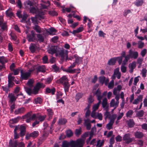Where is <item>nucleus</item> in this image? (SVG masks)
I'll use <instances>...</instances> for the list:
<instances>
[{
	"instance_id": "1",
	"label": "nucleus",
	"mask_w": 147,
	"mask_h": 147,
	"mask_svg": "<svg viewBox=\"0 0 147 147\" xmlns=\"http://www.w3.org/2000/svg\"><path fill=\"white\" fill-rule=\"evenodd\" d=\"M49 53L52 55L55 53L56 56H60L62 58L64 59L65 58L66 61L71 60L72 57L68 58V52L67 50H64L62 48H60L57 46H52L48 50Z\"/></svg>"
},
{
	"instance_id": "2",
	"label": "nucleus",
	"mask_w": 147,
	"mask_h": 147,
	"mask_svg": "<svg viewBox=\"0 0 147 147\" xmlns=\"http://www.w3.org/2000/svg\"><path fill=\"white\" fill-rule=\"evenodd\" d=\"M84 140L81 139L77 140L76 141L72 140L70 142L64 141L62 142V147H82Z\"/></svg>"
},
{
	"instance_id": "3",
	"label": "nucleus",
	"mask_w": 147,
	"mask_h": 147,
	"mask_svg": "<svg viewBox=\"0 0 147 147\" xmlns=\"http://www.w3.org/2000/svg\"><path fill=\"white\" fill-rule=\"evenodd\" d=\"M25 117L26 118V121L27 123H29L31 121L35 119L38 120H39L40 121L42 122L45 120L46 116L35 114L31 115V113H28L25 115Z\"/></svg>"
},
{
	"instance_id": "4",
	"label": "nucleus",
	"mask_w": 147,
	"mask_h": 147,
	"mask_svg": "<svg viewBox=\"0 0 147 147\" xmlns=\"http://www.w3.org/2000/svg\"><path fill=\"white\" fill-rule=\"evenodd\" d=\"M128 54L125 57V61H128L130 59H136L138 57V51L130 49L128 51Z\"/></svg>"
},
{
	"instance_id": "5",
	"label": "nucleus",
	"mask_w": 147,
	"mask_h": 147,
	"mask_svg": "<svg viewBox=\"0 0 147 147\" xmlns=\"http://www.w3.org/2000/svg\"><path fill=\"white\" fill-rule=\"evenodd\" d=\"M49 5L50 3L49 1H47L46 3L41 4V9L40 10V11L38 13V15L40 16V18H44V15L47 12L45 9H46Z\"/></svg>"
},
{
	"instance_id": "6",
	"label": "nucleus",
	"mask_w": 147,
	"mask_h": 147,
	"mask_svg": "<svg viewBox=\"0 0 147 147\" xmlns=\"http://www.w3.org/2000/svg\"><path fill=\"white\" fill-rule=\"evenodd\" d=\"M31 71H26L22 69L20 71L21 78L22 80H27L30 76Z\"/></svg>"
},
{
	"instance_id": "7",
	"label": "nucleus",
	"mask_w": 147,
	"mask_h": 147,
	"mask_svg": "<svg viewBox=\"0 0 147 147\" xmlns=\"http://www.w3.org/2000/svg\"><path fill=\"white\" fill-rule=\"evenodd\" d=\"M130 135L129 134L127 133L125 134L123 137V140L125 141V143L129 144L133 141V139L130 138Z\"/></svg>"
},
{
	"instance_id": "8",
	"label": "nucleus",
	"mask_w": 147,
	"mask_h": 147,
	"mask_svg": "<svg viewBox=\"0 0 147 147\" xmlns=\"http://www.w3.org/2000/svg\"><path fill=\"white\" fill-rule=\"evenodd\" d=\"M27 38L29 42H33L36 40V37L34 32L32 30L31 34H28L27 36Z\"/></svg>"
},
{
	"instance_id": "9",
	"label": "nucleus",
	"mask_w": 147,
	"mask_h": 147,
	"mask_svg": "<svg viewBox=\"0 0 147 147\" xmlns=\"http://www.w3.org/2000/svg\"><path fill=\"white\" fill-rule=\"evenodd\" d=\"M57 82L58 83L61 84L63 85V84L68 83V80L66 76H64L59 79L57 81Z\"/></svg>"
},
{
	"instance_id": "10",
	"label": "nucleus",
	"mask_w": 147,
	"mask_h": 147,
	"mask_svg": "<svg viewBox=\"0 0 147 147\" xmlns=\"http://www.w3.org/2000/svg\"><path fill=\"white\" fill-rule=\"evenodd\" d=\"M136 63L135 61L129 64L128 67L129 69V72L130 73H132L133 72L134 69L136 68Z\"/></svg>"
},
{
	"instance_id": "11",
	"label": "nucleus",
	"mask_w": 147,
	"mask_h": 147,
	"mask_svg": "<svg viewBox=\"0 0 147 147\" xmlns=\"http://www.w3.org/2000/svg\"><path fill=\"white\" fill-rule=\"evenodd\" d=\"M0 26L2 31L7 30L6 23L3 22V19H0Z\"/></svg>"
},
{
	"instance_id": "12",
	"label": "nucleus",
	"mask_w": 147,
	"mask_h": 147,
	"mask_svg": "<svg viewBox=\"0 0 147 147\" xmlns=\"http://www.w3.org/2000/svg\"><path fill=\"white\" fill-rule=\"evenodd\" d=\"M94 94L97 97V100L99 101H101L102 96L101 95V92L100 90L98 89L95 92H94Z\"/></svg>"
},
{
	"instance_id": "13",
	"label": "nucleus",
	"mask_w": 147,
	"mask_h": 147,
	"mask_svg": "<svg viewBox=\"0 0 147 147\" xmlns=\"http://www.w3.org/2000/svg\"><path fill=\"white\" fill-rule=\"evenodd\" d=\"M84 125L86 127V129L88 130L90 129L91 125L90 122V119H84Z\"/></svg>"
},
{
	"instance_id": "14",
	"label": "nucleus",
	"mask_w": 147,
	"mask_h": 147,
	"mask_svg": "<svg viewBox=\"0 0 147 147\" xmlns=\"http://www.w3.org/2000/svg\"><path fill=\"white\" fill-rule=\"evenodd\" d=\"M56 91V89L54 87H52L51 88L48 87L46 89L45 92L46 94L51 93L52 95H54L55 94Z\"/></svg>"
},
{
	"instance_id": "15",
	"label": "nucleus",
	"mask_w": 147,
	"mask_h": 147,
	"mask_svg": "<svg viewBox=\"0 0 147 147\" xmlns=\"http://www.w3.org/2000/svg\"><path fill=\"white\" fill-rule=\"evenodd\" d=\"M18 144L17 140H11L9 142V146L10 147H17Z\"/></svg>"
},
{
	"instance_id": "16",
	"label": "nucleus",
	"mask_w": 147,
	"mask_h": 147,
	"mask_svg": "<svg viewBox=\"0 0 147 147\" xmlns=\"http://www.w3.org/2000/svg\"><path fill=\"white\" fill-rule=\"evenodd\" d=\"M38 48L36 45L34 43H31L29 47L30 50L32 53H34Z\"/></svg>"
},
{
	"instance_id": "17",
	"label": "nucleus",
	"mask_w": 147,
	"mask_h": 147,
	"mask_svg": "<svg viewBox=\"0 0 147 147\" xmlns=\"http://www.w3.org/2000/svg\"><path fill=\"white\" fill-rule=\"evenodd\" d=\"M20 135L21 136H24L26 133V127L25 126L22 125L20 126Z\"/></svg>"
},
{
	"instance_id": "18",
	"label": "nucleus",
	"mask_w": 147,
	"mask_h": 147,
	"mask_svg": "<svg viewBox=\"0 0 147 147\" xmlns=\"http://www.w3.org/2000/svg\"><path fill=\"white\" fill-rule=\"evenodd\" d=\"M114 75L116 76L118 79H120L121 77V73L119 71V68L115 69L114 72Z\"/></svg>"
},
{
	"instance_id": "19",
	"label": "nucleus",
	"mask_w": 147,
	"mask_h": 147,
	"mask_svg": "<svg viewBox=\"0 0 147 147\" xmlns=\"http://www.w3.org/2000/svg\"><path fill=\"white\" fill-rule=\"evenodd\" d=\"M6 15L8 17L10 18L14 17V15L12 11V9L9 8L5 12Z\"/></svg>"
},
{
	"instance_id": "20",
	"label": "nucleus",
	"mask_w": 147,
	"mask_h": 147,
	"mask_svg": "<svg viewBox=\"0 0 147 147\" xmlns=\"http://www.w3.org/2000/svg\"><path fill=\"white\" fill-rule=\"evenodd\" d=\"M84 28L83 26L81 25L80 27L78 28L75 30H74L72 32V33L74 34H75L77 33L80 32L83 30Z\"/></svg>"
},
{
	"instance_id": "21",
	"label": "nucleus",
	"mask_w": 147,
	"mask_h": 147,
	"mask_svg": "<svg viewBox=\"0 0 147 147\" xmlns=\"http://www.w3.org/2000/svg\"><path fill=\"white\" fill-rule=\"evenodd\" d=\"M25 111V109L24 107H21L15 110L14 113L16 114H20L23 113Z\"/></svg>"
},
{
	"instance_id": "22",
	"label": "nucleus",
	"mask_w": 147,
	"mask_h": 147,
	"mask_svg": "<svg viewBox=\"0 0 147 147\" xmlns=\"http://www.w3.org/2000/svg\"><path fill=\"white\" fill-rule=\"evenodd\" d=\"M135 137L138 138L140 139L142 138L144 136L143 133L140 131H137L135 133Z\"/></svg>"
},
{
	"instance_id": "23",
	"label": "nucleus",
	"mask_w": 147,
	"mask_h": 147,
	"mask_svg": "<svg viewBox=\"0 0 147 147\" xmlns=\"http://www.w3.org/2000/svg\"><path fill=\"white\" fill-rule=\"evenodd\" d=\"M8 97L10 101L11 102H13L15 101L17 98V96L16 97L14 94H9L8 95Z\"/></svg>"
},
{
	"instance_id": "24",
	"label": "nucleus",
	"mask_w": 147,
	"mask_h": 147,
	"mask_svg": "<svg viewBox=\"0 0 147 147\" xmlns=\"http://www.w3.org/2000/svg\"><path fill=\"white\" fill-rule=\"evenodd\" d=\"M127 123L128 126L130 128L133 127L135 125V123L133 119H130L127 121Z\"/></svg>"
},
{
	"instance_id": "25",
	"label": "nucleus",
	"mask_w": 147,
	"mask_h": 147,
	"mask_svg": "<svg viewBox=\"0 0 147 147\" xmlns=\"http://www.w3.org/2000/svg\"><path fill=\"white\" fill-rule=\"evenodd\" d=\"M116 61V57L111 59L108 62V64L109 65H115Z\"/></svg>"
},
{
	"instance_id": "26",
	"label": "nucleus",
	"mask_w": 147,
	"mask_h": 147,
	"mask_svg": "<svg viewBox=\"0 0 147 147\" xmlns=\"http://www.w3.org/2000/svg\"><path fill=\"white\" fill-rule=\"evenodd\" d=\"M68 17L69 18H80V17L75 14V12L74 11H71V13L69 14L68 16Z\"/></svg>"
},
{
	"instance_id": "27",
	"label": "nucleus",
	"mask_w": 147,
	"mask_h": 147,
	"mask_svg": "<svg viewBox=\"0 0 147 147\" xmlns=\"http://www.w3.org/2000/svg\"><path fill=\"white\" fill-rule=\"evenodd\" d=\"M125 55V52L124 51H123L121 54V56L120 57H121L122 58L123 57H124L125 58L123 61V65H126L128 61H125V57L127 56V55Z\"/></svg>"
},
{
	"instance_id": "28",
	"label": "nucleus",
	"mask_w": 147,
	"mask_h": 147,
	"mask_svg": "<svg viewBox=\"0 0 147 147\" xmlns=\"http://www.w3.org/2000/svg\"><path fill=\"white\" fill-rule=\"evenodd\" d=\"M76 69H73L70 67H69L67 69L63 70V71L70 73H74L75 72Z\"/></svg>"
},
{
	"instance_id": "29",
	"label": "nucleus",
	"mask_w": 147,
	"mask_h": 147,
	"mask_svg": "<svg viewBox=\"0 0 147 147\" xmlns=\"http://www.w3.org/2000/svg\"><path fill=\"white\" fill-rule=\"evenodd\" d=\"M30 12L32 13H36L37 16H38V18L40 17V16L38 15V13L40 11H37L36 9L34 7H32L30 10Z\"/></svg>"
},
{
	"instance_id": "30",
	"label": "nucleus",
	"mask_w": 147,
	"mask_h": 147,
	"mask_svg": "<svg viewBox=\"0 0 147 147\" xmlns=\"http://www.w3.org/2000/svg\"><path fill=\"white\" fill-rule=\"evenodd\" d=\"M38 134L39 133L38 131H34L29 134V137L35 138L37 137Z\"/></svg>"
},
{
	"instance_id": "31",
	"label": "nucleus",
	"mask_w": 147,
	"mask_h": 147,
	"mask_svg": "<svg viewBox=\"0 0 147 147\" xmlns=\"http://www.w3.org/2000/svg\"><path fill=\"white\" fill-rule=\"evenodd\" d=\"M38 40L40 42H43L44 41V37L42 35L40 34L37 35Z\"/></svg>"
},
{
	"instance_id": "32",
	"label": "nucleus",
	"mask_w": 147,
	"mask_h": 147,
	"mask_svg": "<svg viewBox=\"0 0 147 147\" xmlns=\"http://www.w3.org/2000/svg\"><path fill=\"white\" fill-rule=\"evenodd\" d=\"M64 89L65 92H67L69 91V89L70 86V85L69 82L63 84Z\"/></svg>"
},
{
	"instance_id": "33",
	"label": "nucleus",
	"mask_w": 147,
	"mask_h": 147,
	"mask_svg": "<svg viewBox=\"0 0 147 147\" xmlns=\"http://www.w3.org/2000/svg\"><path fill=\"white\" fill-rule=\"evenodd\" d=\"M42 99L39 97L36 98L34 99V102L36 104H41L42 102Z\"/></svg>"
},
{
	"instance_id": "34",
	"label": "nucleus",
	"mask_w": 147,
	"mask_h": 147,
	"mask_svg": "<svg viewBox=\"0 0 147 147\" xmlns=\"http://www.w3.org/2000/svg\"><path fill=\"white\" fill-rule=\"evenodd\" d=\"M102 106L103 108L107 109V100L106 98H104L102 103Z\"/></svg>"
},
{
	"instance_id": "35",
	"label": "nucleus",
	"mask_w": 147,
	"mask_h": 147,
	"mask_svg": "<svg viewBox=\"0 0 147 147\" xmlns=\"http://www.w3.org/2000/svg\"><path fill=\"white\" fill-rule=\"evenodd\" d=\"M39 90L41 88H44L45 86V84L43 83L38 82L35 86Z\"/></svg>"
},
{
	"instance_id": "36",
	"label": "nucleus",
	"mask_w": 147,
	"mask_h": 147,
	"mask_svg": "<svg viewBox=\"0 0 147 147\" xmlns=\"http://www.w3.org/2000/svg\"><path fill=\"white\" fill-rule=\"evenodd\" d=\"M47 113L49 117V119H51L54 113L52 109H47Z\"/></svg>"
},
{
	"instance_id": "37",
	"label": "nucleus",
	"mask_w": 147,
	"mask_h": 147,
	"mask_svg": "<svg viewBox=\"0 0 147 147\" xmlns=\"http://www.w3.org/2000/svg\"><path fill=\"white\" fill-rule=\"evenodd\" d=\"M7 60L6 58L4 56L0 57V63L3 64L7 62Z\"/></svg>"
},
{
	"instance_id": "38",
	"label": "nucleus",
	"mask_w": 147,
	"mask_h": 147,
	"mask_svg": "<svg viewBox=\"0 0 147 147\" xmlns=\"http://www.w3.org/2000/svg\"><path fill=\"white\" fill-rule=\"evenodd\" d=\"M13 73H10L8 76V79L9 81H15V78L14 76H12V74Z\"/></svg>"
},
{
	"instance_id": "39",
	"label": "nucleus",
	"mask_w": 147,
	"mask_h": 147,
	"mask_svg": "<svg viewBox=\"0 0 147 147\" xmlns=\"http://www.w3.org/2000/svg\"><path fill=\"white\" fill-rule=\"evenodd\" d=\"M33 28L38 33H40L42 31V30L40 28L39 26L37 25H35L33 27Z\"/></svg>"
},
{
	"instance_id": "40",
	"label": "nucleus",
	"mask_w": 147,
	"mask_h": 147,
	"mask_svg": "<svg viewBox=\"0 0 147 147\" xmlns=\"http://www.w3.org/2000/svg\"><path fill=\"white\" fill-rule=\"evenodd\" d=\"M104 144L103 141L99 140L97 141L96 146V147H101Z\"/></svg>"
},
{
	"instance_id": "41",
	"label": "nucleus",
	"mask_w": 147,
	"mask_h": 147,
	"mask_svg": "<svg viewBox=\"0 0 147 147\" xmlns=\"http://www.w3.org/2000/svg\"><path fill=\"white\" fill-rule=\"evenodd\" d=\"M67 121V120L65 119H59L58 123L59 125H63L65 124Z\"/></svg>"
},
{
	"instance_id": "42",
	"label": "nucleus",
	"mask_w": 147,
	"mask_h": 147,
	"mask_svg": "<svg viewBox=\"0 0 147 147\" xmlns=\"http://www.w3.org/2000/svg\"><path fill=\"white\" fill-rule=\"evenodd\" d=\"M117 117V115L116 114H113L111 115L109 119H110V121L113 123H114L115 120Z\"/></svg>"
},
{
	"instance_id": "43",
	"label": "nucleus",
	"mask_w": 147,
	"mask_h": 147,
	"mask_svg": "<svg viewBox=\"0 0 147 147\" xmlns=\"http://www.w3.org/2000/svg\"><path fill=\"white\" fill-rule=\"evenodd\" d=\"M101 101H99L96 104L94 105L92 108V110L93 111H96L98 108L99 105L101 103Z\"/></svg>"
},
{
	"instance_id": "44",
	"label": "nucleus",
	"mask_w": 147,
	"mask_h": 147,
	"mask_svg": "<svg viewBox=\"0 0 147 147\" xmlns=\"http://www.w3.org/2000/svg\"><path fill=\"white\" fill-rule=\"evenodd\" d=\"M144 111L142 110H141L138 111L137 112L136 115L137 117H142L144 115Z\"/></svg>"
},
{
	"instance_id": "45",
	"label": "nucleus",
	"mask_w": 147,
	"mask_h": 147,
	"mask_svg": "<svg viewBox=\"0 0 147 147\" xmlns=\"http://www.w3.org/2000/svg\"><path fill=\"white\" fill-rule=\"evenodd\" d=\"M56 30L53 28H51L49 29V32L51 35H54L56 32Z\"/></svg>"
},
{
	"instance_id": "46",
	"label": "nucleus",
	"mask_w": 147,
	"mask_h": 147,
	"mask_svg": "<svg viewBox=\"0 0 147 147\" xmlns=\"http://www.w3.org/2000/svg\"><path fill=\"white\" fill-rule=\"evenodd\" d=\"M37 72L41 71L42 72L45 71V68L44 66H40L37 68Z\"/></svg>"
},
{
	"instance_id": "47",
	"label": "nucleus",
	"mask_w": 147,
	"mask_h": 147,
	"mask_svg": "<svg viewBox=\"0 0 147 147\" xmlns=\"http://www.w3.org/2000/svg\"><path fill=\"white\" fill-rule=\"evenodd\" d=\"M83 96V94L81 93H78L75 96V98L77 102H78L79 99L81 98Z\"/></svg>"
},
{
	"instance_id": "48",
	"label": "nucleus",
	"mask_w": 147,
	"mask_h": 147,
	"mask_svg": "<svg viewBox=\"0 0 147 147\" xmlns=\"http://www.w3.org/2000/svg\"><path fill=\"white\" fill-rule=\"evenodd\" d=\"M144 43L142 42L141 41H138V48L140 49H142L144 47Z\"/></svg>"
},
{
	"instance_id": "49",
	"label": "nucleus",
	"mask_w": 147,
	"mask_h": 147,
	"mask_svg": "<svg viewBox=\"0 0 147 147\" xmlns=\"http://www.w3.org/2000/svg\"><path fill=\"white\" fill-rule=\"evenodd\" d=\"M147 72V69L145 68H144L142 69V76L143 78H145L146 76Z\"/></svg>"
},
{
	"instance_id": "50",
	"label": "nucleus",
	"mask_w": 147,
	"mask_h": 147,
	"mask_svg": "<svg viewBox=\"0 0 147 147\" xmlns=\"http://www.w3.org/2000/svg\"><path fill=\"white\" fill-rule=\"evenodd\" d=\"M143 3V1L142 0H138L137 1L135 5L137 6L138 7L139 6H141L142 5Z\"/></svg>"
},
{
	"instance_id": "51",
	"label": "nucleus",
	"mask_w": 147,
	"mask_h": 147,
	"mask_svg": "<svg viewBox=\"0 0 147 147\" xmlns=\"http://www.w3.org/2000/svg\"><path fill=\"white\" fill-rule=\"evenodd\" d=\"M113 123L111 122L110 121L106 125V127L107 129L110 130L113 128Z\"/></svg>"
},
{
	"instance_id": "52",
	"label": "nucleus",
	"mask_w": 147,
	"mask_h": 147,
	"mask_svg": "<svg viewBox=\"0 0 147 147\" xmlns=\"http://www.w3.org/2000/svg\"><path fill=\"white\" fill-rule=\"evenodd\" d=\"M25 89L26 92L29 95L32 94V90L30 88L26 87L25 88Z\"/></svg>"
},
{
	"instance_id": "53",
	"label": "nucleus",
	"mask_w": 147,
	"mask_h": 147,
	"mask_svg": "<svg viewBox=\"0 0 147 147\" xmlns=\"http://www.w3.org/2000/svg\"><path fill=\"white\" fill-rule=\"evenodd\" d=\"M133 113V112L132 110H129L126 113V117H131Z\"/></svg>"
},
{
	"instance_id": "54",
	"label": "nucleus",
	"mask_w": 147,
	"mask_h": 147,
	"mask_svg": "<svg viewBox=\"0 0 147 147\" xmlns=\"http://www.w3.org/2000/svg\"><path fill=\"white\" fill-rule=\"evenodd\" d=\"M114 86V81L112 80L108 85V87L110 89L113 88Z\"/></svg>"
},
{
	"instance_id": "55",
	"label": "nucleus",
	"mask_w": 147,
	"mask_h": 147,
	"mask_svg": "<svg viewBox=\"0 0 147 147\" xmlns=\"http://www.w3.org/2000/svg\"><path fill=\"white\" fill-rule=\"evenodd\" d=\"M10 35L11 36V38L12 39L15 41H16L17 40V37L16 34L13 33L11 32L10 34Z\"/></svg>"
},
{
	"instance_id": "56",
	"label": "nucleus",
	"mask_w": 147,
	"mask_h": 147,
	"mask_svg": "<svg viewBox=\"0 0 147 147\" xmlns=\"http://www.w3.org/2000/svg\"><path fill=\"white\" fill-rule=\"evenodd\" d=\"M97 118L100 120H102V115L101 113H97L96 116V118Z\"/></svg>"
},
{
	"instance_id": "57",
	"label": "nucleus",
	"mask_w": 147,
	"mask_h": 147,
	"mask_svg": "<svg viewBox=\"0 0 147 147\" xmlns=\"http://www.w3.org/2000/svg\"><path fill=\"white\" fill-rule=\"evenodd\" d=\"M147 52L146 49H144L141 51L140 54L142 57H144Z\"/></svg>"
},
{
	"instance_id": "58",
	"label": "nucleus",
	"mask_w": 147,
	"mask_h": 147,
	"mask_svg": "<svg viewBox=\"0 0 147 147\" xmlns=\"http://www.w3.org/2000/svg\"><path fill=\"white\" fill-rule=\"evenodd\" d=\"M49 13L50 15L54 16L58 15V13L57 12L54 11H49Z\"/></svg>"
},
{
	"instance_id": "59",
	"label": "nucleus",
	"mask_w": 147,
	"mask_h": 147,
	"mask_svg": "<svg viewBox=\"0 0 147 147\" xmlns=\"http://www.w3.org/2000/svg\"><path fill=\"white\" fill-rule=\"evenodd\" d=\"M16 15L19 18H21L22 17V11L20 10H18L16 13Z\"/></svg>"
},
{
	"instance_id": "60",
	"label": "nucleus",
	"mask_w": 147,
	"mask_h": 147,
	"mask_svg": "<svg viewBox=\"0 0 147 147\" xmlns=\"http://www.w3.org/2000/svg\"><path fill=\"white\" fill-rule=\"evenodd\" d=\"M39 90L35 86L32 90V94H36L38 93Z\"/></svg>"
},
{
	"instance_id": "61",
	"label": "nucleus",
	"mask_w": 147,
	"mask_h": 147,
	"mask_svg": "<svg viewBox=\"0 0 147 147\" xmlns=\"http://www.w3.org/2000/svg\"><path fill=\"white\" fill-rule=\"evenodd\" d=\"M104 115L105 117V119L107 118H109L111 116L110 112L108 111L107 109L106 110L105 113L104 114Z\"/></svg>"
},
{
	"instance_id": "62",
	"label": "nucleus",
	"mask_w": 147,
	"mask_h": 147,
	"mask_svg": "<svg viewBox=\"0 0 147 147\" xmlns=\"http://www.w3.org/2000/svg\"><path fill=\"white\" fill-rule=\"evenodd\" d=\"M73 133L70 130H68L66 132V135L68 137H69L73 135Z\"/></svg>"
},
{
	"instance_id": "63",
	"label": "nucleus",
	"mask_w": 147,
	"mask_h": 147,
	"mask_svg": "<svg viewBox=\"0 0 147 147\" xmlns=\"http://www.w3.org/2000/svg\"><path fill=\"white\" fill-rule=\"evenodd\" d=\"M42 61L43 63H48V58L47 56H45L42 58Z\"/></svg>"
},
{
	"instance_id": "64",
	"label": "nucleus",
	"mask_w": 147,
	"mask_h": 147,
	"mask_svg": "<svg viewBox=\"0 0 147 147\" xmlns=\"http://www.w3.org/2000/svg\"><path fill=\"white\" fill-rule=\"evenodd\" d=\"M98 34L99 36L104 37L106 35V34L104 33L103 31L100 30L98 32Z\"/></svg>"
}]
</instances>
